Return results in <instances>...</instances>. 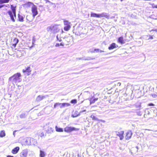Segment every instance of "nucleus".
<instances>
[{
	"label": "nucleus",
	"instance_id": "nucleus-22",
	"mask_svg": "<svg viewBox=\"0 0 157 157\" xmlns=\"http://www.w3.org/2000/svg\"><path fill=\"white\" fill-rule=\"evenodd\" d=\"M139 148L138 146H136L135 147H133L132 148L131 151H133V153L134 154H136L138 151Z\"/></svg>",
	"mask_w": 157,
	"mask_h": 157
},
{
	"label": "nucleus",
	"instance_id": "nucleus-24",
	"mask_svg": "<svg viewBox=\"0 0 157 157\" xmlns=\"http://www.w3.org/2000/svg\"><path fill=\"white\" fill-rule=\"evenodd\" d=\"M118 42L121 44H124V43L123 37H119L118 39Z\"/></svg>",
	"mask_w": 157,
	"mask_h": 157
},
{
	"label": "nucleus",
	"instance_id": "nucleus-3",
	"mask_svg": "<svg viewBox=\"0 0 157 157\" xmlns=\"http://www.w3.org/2000/svg\"><path fill=\"white\" fill-rule=\"evenodd\" d=\"M70 105L69 103H59L57 102L54 104L53 109H55L58 106H59L60 108H62L65 106H68Z\"/></svg>",
	"mask_w": 157,
	"mask_h": 157
},
{
	"label": "nucleus",
	"instance_id": "nucleus-17",
	"mask_svg": "<svg viewBox=\"0 0 157 157\" xmlns=\"http://www.w3.org/2000/svg\"><path fill=\"white\" fill-rule=\"evenodd\" d=\"M117 47H118V45H116L115 43H113L110 45L108 47V49L109 50H111Z\"/></svg>",
	"mask_w": 157,
	"mask_h": 157
},
{
	"label": "nucleus",
	"instance_id": "nucleus-36",
	"mask_svg": "<svg viewBox=\"0 0 157 157\" xmlns=\"http://www.w3.org/2000/svg\"><path fill=\"white\" fill-rule=\"evenodd\" d=\"M64 23L65 25H70V22L67 21L65 20L64 21Z\"/></svg>",
	"mask_w": 157,
	"mask_h": 157
},
{
	"label": "nucleus",
	"instance_id": "nucleus-20",
	"mask_svg": "<svg viewBox=\"0 0 157 157\" xmlns=\"http://www.w3.org/2000/svg\"><path fill=\"white\" fill-rule=\"evenodd\" d=\"M18 42L19 40L18 39L16 38H14L13 40V42L14 43L13 44V46L15 48L16 47L17 44L18 43Z\"/></svg>",
	"mask_w": 157,
	"mask_h": 157
},
{
	"label": "nucleus",
	"instance_id": "nucleus-28",
	"mask_svg": "<svg viewBox=\"0 0 157 157\" xmlns=\"http://www.w3.org/2000/svg\"><path fill=\"white\" fill-rule=\"evenodd\" d=\"M71 36H65L64 38V39H65V40L68 43H69L70 42L71 40Z\"/></svg>",
	"mask_w": 157,
	"mask_h": 157
},
{
	"label": "nucleus",
	"instance_id": "nucleus-48",
	"mask_svg": "<svg viewBox=\"0 0 157 157\" xmlns=\"http://www.w3.org/2000/svg\"><path fill=\"white\" fill-rule=\"evenodd\" d=\"M56 38L57 40H58L59 41H61L62 40L61 39L59 40V38H58V35L56 36Z\"/></svg>",
	"mask_w": 157,
	"mask_h": 157
},
{
	"label": "nucleus",
	"instance_id": "nucleus-27",
	"mask_svg": "<svg viewBox=\"0 0 157 157\" xmlns=\"http://www.w3.org/2000/svg\"><path fill=\"white\" fill-rule=\"evenodd\" d=\"M40 157H44L46 153L44 151H43L41 150H40Z\"/></svg>",
	"mask_w": 157,
	"mask_h": 157
},
{
	"label": "nucleus",
	"instance_id": "nucleus-52",
	"mask_svg": "<svg viewBox=\"0 0 157 157\" xmlns=\"http://www.w3.org/2000/svg\"><path fill=\"white\" fill-rule=\"evenodd\" d=\"M7 157H14L13 156L11 155H8L7 156Z\"/></svg>",
	"mask_w": 157,
	"mask_h": 157
},
{
	"label": "nucleus",
	"instance_id": "nucleus-30",
	"mask_svg": "<svg viewBox=\"0 0 157 157\" xmlns=\"http://www.w3.org/2000/svg\"><path fill=\"white\" fill-rule=\"evenodd\" d=\"M90 117L92 118V120L97 121H99L100 120L97 117L95 116L94 115L92 114L90 116Z\"/></svg>",
	"mask_w": 157,
	"mask_h": 157
},
{
	"label": "nucleus",
	"instance_id": "nucleus-39",
	"mask_svg": "<svg viewBox=\"0 0 157 157\" xmlns=\"http://www.w3.org/2000/svg\"><path fill=\"white\" fill-rule=\"evenodd\" d=\"M64 45V44L63 43H61L60 44L59 43H56L55 45V46L56 47H59V46H63Z\"/></svg>",
	"mask_w": 157,
	"mask_h": 157
},
{
	"label": "nucleus",
	"instance_id": "nucleus-1",
	"mask_svg": "<svg viewBox=\"0 0 157 157\" xmlns=\"http://www.w3.org/2000/svg\"><path fill=\"white\" fill-rule=\"evenodd\" d=\"M21 74L20 73H17L9 78V80L12 82H19L21 81Z\"/></svg>",
	"mask_w": 157,
	"mask_h": 157
},
{
	"label": "nucleus",
	"instance_id": "nucleus-14",
	"mask_svg": "<svg viewBox=\"0 0 157 157\" xmlns=\"http://www.w3.org/2000/svg\"><path fill=\"white\" fill-rule=\"evenodd\" d=\"M18 19L17 20L20 22H23L24 21V19L25 16L24 15V16L21 15L19 13L18 14Z\"/></svg>",
	"mask_w": 157,
	"mask_h": 157
},
{
	"label": "nucleus",
	"instance_id": "nucleus-35",
	"mask_svg": "<svg viewBox=\"0 0 157 157\" xmlns=\"http://www.w3.org/2000/svg\"><path fill=\"white\" fill-rule=\"evenodd\" d=\"M71 26L70 25H65L64 28V29L66 31H68L70 28Z\"/></svg>",
	"mask_w": 157,
	"mask_h": 157
},
{
	"label": "nucleus",
	"instance_id": "nucleus-31",
	"mask_svg": "<svg viewBox=\"0 0 157 157\" xmlns=\"http://www.w3.org/2000/svg\"><path fill=\"white\" fill-rule=\"evenodd\" d=\"M10 0H0V4L8 3Z\"/></svg>",
	"mask_w": 157,
	"mask_h": 157
},
{
	"label": "nucleus",
	"instance_id": "nucleus-41",
	"mask_svg": "<svg viewBox=\"0 0 157 157\" xmlns=\"http://www.w3.org/2000/svg\"><path fill=\"white\" fill-rule=\"evenodd\" d=\"M147 38L148 40L153 39V38L152 36L151 35L147 36Z\"/></svg>",
	"mask_w": 157,
	"mask_h": 157
},
{
	"label": "nucleus",
	"instance_id": "nucleus-42",
	"mask_svg": "<svg viewBox=\"0 0 157 157\" xmlns=\"http://www.w3.org/2000/svg\"><path fill=\"white\" fill-rule=\"evenodd\" d=\"M136 113L137 115L140 116H141L142 115L141 112H140V111H137L136 112Z\"/></svg>",
	"mask_w": 157,
	"mask_h": 157
},
{
	"label": "nucleus",
	"instance_id": "nucleus-55",
	"mask_svg": "<svg viewBox=\"0 0 157 157\" xmlns=\"http://www.w3.org/2000/svg\"><path fill=\"white\" fill-rule=\"evenodd\" d=\"M121 85V83H120V82H118L117 83V85H118L119 86H120Z\"/></svg>",
	"mask_w": 157,
	"mask_h": 157
},
{
	"label": "nucleus",
	"instance_id": "nucleus-50",
	"mask_svg": "<svg viewBox=\"0 0 157 157\" xmlns=\"http://www.w3.org/2000/svg\"><path fill=\"white\" fill-rule=\"evenodd\" d=\"M153 7L154 8H157V5H154V6H153Z\"/></svg>",
	"mask_w": 157,
	"mask_h": 157
},
{
	"label": "nucleus",
	"instance_id": "nucleus-43",
	"mask_svg": "<svg viewBox=\"0 0 157 157\" xmlns=\"http://www.w3.org/2000/svg\"><path fill=\"white\" fill-rule=\"evenodd\" d=\"M123 150V149L122 147H120L119 148V150H118V151L119 152H120V151H122Z\"/></svg>",
	"mask_w": 157,
	"mask_h": 157
},
{
	"label": "nucleus",
	"instance_id": "nucleus-4",
	"mask_svg": "<svg viewBox=\"0 0 157 157\" xmlns=\"http://www.w3.org/2000/svg\"><path fill=\"white\" fill-rule=\"evenodd\" d=\"M29 3L32 5L31 8L32 12L33 13V17H34L38 13L37 7L36 6L34 5L33 3L31 2H29Z\"/></svg>",
	"mask_w": 157,
	"mask_h": 157
},
{
	"label": "nucleus",
	"instance_id": "nucleus-33",
	"mask_svg": "<svg viewBox=\"0 0 157 157\" xmlns=\"http://www.w3.org/2000/svg\"><path fill=\"white\" fill-rule=\"evenodd\" d=\"M99 17H106L107 16V14L105 13H103L101 14H99Z\"/></svg>",
	"mask_w": 157,
	"mask_h": 157
},
{
	"label": "nucleus",
	"instance_id": "nucleus-47",
	"mask_svg": "<svg viewBox=\"0 0 157 157\" xmlns=\"http://www.w3.org/2000/svg\"><path fill=\"white\" fill-rule=\"evenodd\" d=\"M148 105H149V106H153V105H154V104L153 103H150Z\"/></svg>",
	"mask_w": 157,
	"mask_h": 157
},
{
	"label": "nucleus",
	"instance_id": "nucleus-18",
	"mask_svg": "<svg viewBox=\"0 0 157 157\" xmlns=\"http://www.w3.org/2000/svg\"><path fill=\"white\" fill-rule=\"evenodd\" d=\"M79 28V27H78L76 28V30L73 29V33H75V34L77 36H80L81 35L80 33L78 31Z\"/></svg>",
	"mask_w": 157,
	"mask_h": 157
},
{
	"label": "nucleus",
	"instance_id": "nucleus-15",
	"mask_svg": "<svg viewBox=\"0 0 157 157\" xmlns=\"http://www.w3.org/2000/svg\"><path fill=\"white\" fill-rule=\"evenodd\" d=\"M89 100L90 101V104L94 103L95 101H97L98 99V98H95L94 96L92 97L91 98H90Z\"/></svg>",
	"mask_w": 157,
	"mask_h": 157
},
{
	"label": "nucleus",
	"instance_id": "nucleus-10",
	"mask_svg": "<svg viewBox=\"0 0 157 157\" xmlns=\"http://www.w3.org/2000/svg\"><path fill=\"white\" fill-rule=\"evenodd\" d=\"M28 152V150L25 149L23 150L20 153V155L21 157H26Z\"/></svg>",
	"mask_w": 157,
	"mask_h": 157
},
{
	"label": "nucleus",
	"instance_id": "nucleus-38",
	"mask_svg": "<svg viewBox=\"0 0 157 157\" xmlns=\"http://www.w3.org/2000/svg\"><path fill=\"white\" fill-rule=\"evenodd\" d=\"M77 102V100L76 99H73L71 101V103L72 104H75Z\"/></svg>",
	"mask_w": 157,
	"mask_h": 157
},
{
	"label": "nucleus",
	"instance_id": "nucleus-45",
	"mask_svg": "<svg viewBox=\"0 0 157 157\" xmlns=\"http://www.w3.org/2000/svg\"><path fill=\"white\" fill-rule=\"evenodd\" d=\"M82 60H86V57H85V56H84V57H82Z\"/></svg>",
	"mask_w": 157,
	"mask_h": 157
},
{
	"label": "nucleus",
	"instance_id": "nucleus-54",
	"mask_svg": "<svg viewBox=\"0 0 157 157\" xmlns=\"http://www.w3.org/2000/svg\"><path fill=\"white\" fill-rule=\"evenodd\" d=\"M82 58H77V59H79V60H80V59H82Z\"/></svg>",
	"mask_w": 157,
	"mask_h": 157
},
{
	"label": "nucleus",
	"instance_id": "nucleus-21",
	"mask_svg": "<svg viewBox=\"0 0 157 157\" xmlns=\"http://www.w3.org/2000/svg\"><path fill=\"white\" fill-rule=\"evenodd\" d=\"M10 8L11 9V12L14 13V14H15V13H16V6H14L13 5H11Z\"/></svg>",
	"mask_w": 157,
	"mask_h": 157
},
{
	"label": "nucleus",
	"instance_id": "nucleus-2",
	"mask_svg": "<svg viewBox=\"0 0 157 157\" xmlns=\"http://www.w3.org/2000/svg\"><path fill=\"white\" fill-rule=\"evenodd\" d=\"M60 29V28L59 25H51L47 28V30L48 32H50L53 33L58 32Z\"/></svg>",
	"mask_w": 157,
	"mask_h": 157
},
{
	"label": "nucleus",
	"instance_id": "nucleus-23",
	"mask_svg": "<svg viewBox=\"0 0 157 157\" xmlns=\"http://www.w3.org/2000/svg\"><path fill=\"white\" fill-rule=\"evenodd\" d=\"M53 130L54 129L53 128L48 127L46 131V132L48 133H51L53 132Z\"/></svg>",
	"mask_w": 157,
	"mask_h": 157
},
{
	"label": "nucleus",
	"instance_id": "nucleus-29",
	"mask_svg": "<svg viewBox=\"0 0 157 157\" xmlns=\"http://www.w3.org/2000/svg\"><path fill=\"white\" fill-rule=\"evenodd\" d=\"M56 131L57 132H62L63 131V128H61L58 127L57 126L55 127Z\"/></svg>",
	"mask_w": 157,
	"mask_h": 157
},
{
	"label": "nucleus",
	"instance_id": "nucleus-49",
	"mask_svg": "<svg viewBox=\"0 0 157 157\" xmlns=\"http://www.w3.org/2000/svg\"><path fill=\"white\" fill-rule=\"evenodd\" d=\"M5 6H4L6 7H9V6H10L9 4H7V5H5Z\"/></svg>",
	"mask_w": 157,
	"mask_h": 157
},
{
	"label": "nucleus",
	"instance_id": "nucleus-5",
	"mask_svg": "<svg viewBox=\"0 0 157 157\" xmlns=\"http://www.w3.org/2000/svg\"><path fill=\"white\" fill-rule=\"evenodd\" d=\"M79 129L74 127L69 126L66 127L64 128V131L67 132H70L73 131H77Z\"/></svg>",
	"mask_w": 157,
	"mask_h": 157
},
{
	"label": "nucleus",
	"instance_id": "nucleus-44",
	"mask_svg": "<svg viewBox=\"0 0 157 157\" xmlns=\"http://www.w3.org/2000/svg\"><path fill=\"white\" fill-rule=\"evenodd\" d=\"M40 136L41 137L44 136V132H41L40 133Z\"/></svg>",
	"mask_w": 157,
	"mask_h": 157
},
{
	"label": "nucleus",
	"instance_id": "nucleus-7",
	"mask_svg": "<svg viewBox=\"0 0 157 157\" xmlns=\"http://www.w3.org/2000/svg\"><path fill=\"white\" fill-rule=\"evenodd\" d=\"M86 111V110L80 111L79 112L77 110H75V111H73L72 112L71 117H76L79 116L81 113Z\"/></svg>",
	"mask_w": 157,
	"mask_h": 157
},
{
	"label": "nucleus",
	"instance_id": "nucleus-53",
	"mask_svg": "<svg viewBox=\"0 0 157 157\" xmlns=\"http://www.w3.org/2000/svg\"><path fill=\"white\" fill-rule=\"evenodd\" d=\"M99 121H101L103 122H105V121L104 120H100Z\"/></svg>",
	"mask_w": 157,
	"mask_h": 157
},
{
	"label": "nucleus",
	"instance_id": "nucleus-19",
	"mask_svg": "<svg viewBox=\"0 0 157 157\" xmlns=\"http://www.w3.org/2000/svg\"><path fill=\"white\" fill-rule=\"evenodd\" d=\"M45 96L39 95L37 97L36 100L37 101H40L45 98Z\"/></svg>",
	"mask_w": 157,
	"mask_h": 157
},
{
	"label": "nucleus",
	"instance_id": "nucleus-11",
	"mask_svg": "<svg viewBox=\"0 0 157 157\" xmlns=\"http://www.w3.org/2000/svg\"><path fill=\"white\" fill-rule=\"evenodd\" d=\"M28 114V112L27 111L22 113L20 115V117L21 119H25L27 117Z\"/></svg>",
	"mask_w": 157,
	"mask_h": 157
},
{
	"label": "nucleus",
	"instance_id": "nucleus-9",
	"mask_svg": "<svg viewBox=\"0 0 157 157\" xmlns=\"http://www.w3.org/2000/svg\"><path fill=\"white\" fill-rule=\"evenodd\" d=\"M116 135L119 136L121 140H122L124 138V131H115Z\"/></svg>",
	"mask_w": 157,
	"mask_h": 157
},
{
	"label": "nucleus",
	"instance_id": "nucleus-56",
	"mask_svg": "<svg viewBox=\"0 0 157 157\" xmlns=\"http://www.w3.org/2000/svg\"><path fill=\"white\" fill-rule=\"evenodd\" d=\"M15 132H16V131H13V135L14 136H15Z\"/></svg>",
	"mask_w": 157,
	"mask_h": 157
},
{
	"label": "nucleus",
	"instance_id": "nucleus-25",
	"mask_svg": "<svg viewBox=\"0 0 157 157\" xmlns=\"http://www.w3.org/2000/svg\"><path fill=\"white\" fill-rule=\"evenodd\" d=\"M99 14L94 13L92 12H91L90 13V16L91 17H99Z\"/></svg>",
	"mask_w": 157,
	"mask_h": 157
},
{
	"label": "nucleus",
	"instance_id": "nucleus-32",
	"mask_svg": "<svg viewBox=\"0 0 157 157\" xmlns=\"http://www.w3.org/2000/svg\"><path fill=\"white\" fill-rule=\"evenodd\" d=\"M6 135L5 131L4 130H2L1 131L0 133V137H2L5 136Z\"/></svg>",
	"mask_w": 157,
	"mask_h": 157
},
{
	"label": "nucleus",
	"instance_id": "nucleus-46",
	"mask_svg": "<svg viewBox=\"0 0 157 157\" xmlns=\"http://www.w3.org/2000/svg\"><path fill=\"white\" fill-rule=\"evenodd\" d=\"M146 113H147V114L148 115L150 114V112L148 110H147Z\"/></svg>",
	"mask_w": 157,
	"mask_h": 157
},
{
	"label": "nucleus",
	"instance_id": "nucleus-8",
	"mask_svg": "<svg viewBox=\"0 0 157 157\" xmlns=\"http://www.w3.org/2000/svg\"><path fill=\"white\" fill-rule=\"evenodd\" d=\"M30 138L25 137L22 140V144L23 145H30V142H29V141H30Z\"/></svg>",
	"mask_w": 157,
	"mask_h": 157
},
{
	"label": "nucleus",
	"instance_id": "nucleus-26",
	"mask_svg": "<svg viewBox=\"0 0 157 157\" xmlns=\"http://www.w3.org/2000/svg\"><path fill=\"white\" fill-rule=\"evenodd\" d=\"M30 139L31 140H30L29 142H30V145H35L36 143V141L35 139H34L33 138H30Z\"/></svg>",
	"mask_w": 157,
	"mask_h": 157
},
{
	"label": "nucleus",
	"instance_id": "nucleus-34",
	"mask_svg": "<svg viewBox=\"0 0 157 157\" xmlns=\"http://www.w3.org/2000/svg\"><path fill=\"white\" fill-rule=\"evenodd\" d=\"M94 51H95V53H98V52H105L104 51L100 50L99 48H95Z\"/></svg>",
	"mask_w": 157,
	"mask_h": 157
},
{
	"label": "nucleus",
	"instance_id": "nucleus-40",
	"mask_svg": "<svg viewBox=\"0 0 157 157\" xmlns=\"http://www.w3.org/2000/svg\"><path fill=\"white\" fill-rule=\"evenodd\" d=\"M84 95H88V96H89L90 95V93L88 91H85L84 92Z\"/></svg>",
	"mask_w": 157,
	"mask_h": 157
},
{
	"label": "nucleus",
	"instance_id": "nucleus-13",
	"mask_svg": "<svg viewBox=\"0 0 157 157\" xmlns=\"http://www.w3.org/2000/svg\"><path fill=\"white\" fill-rule=\"evenodd\" d=\"M31 70H30V67H28L27 68H25V69H23V73H26V74L28 75H30L29 73L31 72Z\"/></svg>",
	"mask_w": 157,
	"mask_h": 157
},
{
	"label": "nucleus",
	"instance_id": "nucleus-51",
	"mask_svg": "<svg viewBox=\"0 0 157 157\" xmlns=\"http://www.w3.org/2000/svg\"><path fill=\"white\" fill-rule=\"evenodd\" d=\"M91 53H95V51H94V49L93 50H92L90 51Z\"/></svg>",
	"mask_w": 157,
	"mask_h": 157
},
{
	"label": "nucleus",
	"instance_id": "nucleus-12",
	"mask_svg": "<svg viewBox=\"0 0 157 157\" xmlns=\"http://www.w3.org/2000/svg\"><path fill=\"white\" fill-rule=\"evenodd\" d=\"M132 135V133L131 130H128L126 134L125 138L126 140L130 139Z\"/></svg>",
	"mask_w": 157,
	"mask_h": 157
},
{
	"label": "nucleus",
	"instance_id": "nucleus-6",
	"mask_svg": "<svg viewBox=\"0 0 157 157\" xmlns=\"http://www.w3.org/2000/svg\"><path fill=\"white\" fill-rule=\"evenodd\" d=\"M8 14L9 15L10 17L11 20L13 22L15 21V19L14 18V17L16 18V13H15V14H14V13L13 12H11V10H9L7 12Z\"/></svg>",
	"mask_w": 157,
	"mask_h": 157
},
{
	"label": "nucleus",
	"instance_id": "nucleus-37",
	"mask_svg": "<svg viewBox=\"0 0 157 157\" xmlns=\"http://www.w3.org/2000/svg\"><path fill=\"white\" fill-rule=\"evenodd\" d=\"M86 60H90L95 59V58H92L90 57L87 56L86 57Z\"/></svg>",
	"mask_w": 157,
	"mask_h": 157
},
{
	"label": "nucleus",
	"instance_id": "nucleus-57",
	"mask_svg": "<svg viewBox=\"0 0 157 157\" xmlns=\"http://www.w3.org/2000/svg\"><path fill=\"white\" fill-rule=\"evenodd\" d=\"M123 1V0H121V2H122Z\"/></svg>",
	"mask_w": 157,
	"mask_h": 157
},
{
	"label": "nucleus",
	"instance_id": "nucleus-16",
	"mask_svg": "<svg viewBox=\"0 0 157 157\" xmlns=\"http://www.w3.org/2000/svg\"><path fill=\"white\" fill-rule=\"evenodd\" d=\"M20 149V148L19 147H16L14 148L12 150V152L13 154H17L19 151Z\"/></svg>",
	"mask_w": 157,
	"mask_h": 157
}]
</instances>
